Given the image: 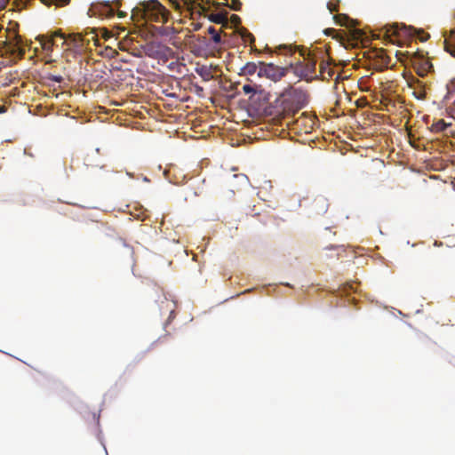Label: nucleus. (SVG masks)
Returning a JSON list of instances; mask_svg holds the SVG:
<instances>
[{
	"instance_id": "obj_1",
	"label": "nucleus",
	"mask_w": 455,
	"mask_h": 455,
	"mask_svg": "<svg viewBox=\"0 0 455 455\" xmlns=\"http://www.w3.org/2000/svg\"><path fill=\"white\" fill-rule=\"evenodd\" d=\"M276 51L279 53H289L291 54L296 51L299 52V55L304 59L305 64L299 63L294 68V74L300 79L312 81L319 79V75L316 72V63L318 58L323 57L325 53V47H318L312 44L310 47H303L295 44H283L276 47Z\"/></svg>"
},
{
	"instance_id": "obj_2",
	"label": "nucleus",
	"mask_w": 455,
	"mask_h": 455,
	"mask_svg": "<svg viewBox=\"0 0 455 455\" xmlns=\"http://www.w3.org/2000/svg\"><path fill=\"white\" fill-rule=\"evenodd\" d=\"M57 39H63L62 44H66L69 50L75 54H85L88 50L89 41L82 36H73L66 38L59 28H52L44 34L36 36V40L40 43L44 52L50 56L56 44Z\"/></svg>"
},
{
	"instance_id": "obj_3",
	"label": "nucleus",
	"mask_w": 455,
	"mask_h": 455,
	"mask_svg": "<svg viewBox=\"0 0 455 455\" xmlns=\"http://www.w3.org/2000/svg\"><path fill=\"white\" fill-rule=\"evenodd\" d=\"M378 36H374L377 39L383 41H391L400 36L413 37L421 42H425L429 38L428 34L420 28L412 26H407L404 23L392 22L384 24L377 28Z\"/></svg>"
},
{
	"instance_id": "obj_4",
	"label": "nucleus",
	"mask_w": 455,
	"mask_h": 455,
	"mask_svg": "<svg viewBox=\"0 0 455 455\" xmlns=\"http://www.w3.org/2000/svg\"><path fill=\"white\" fill-rule=\"evenodd\" d=\"M167 10L158 0L140 1L132 9L131 19L136 21H162L164 20Z\"/></svg>"
},
{
	"instance_id": "obj_5",
	"label": "nucleus",
	"mask_w": 455,
	"mask_h": 455,
	"mask_svg": "<svg viewBox=\"0 0 455 455\" xmlns=\"http://www.w3.org/2000/svg\"><path fill=\"white\" fill-rule=\"evenodd\" d=\"M121 4L122 0H100L92 3L90 9L101 19H112L116 15L118 19H124L128 16V13L124 11H118Z\"/></svg>"
},
{
	"instance_id": "obj_6",
	"label": "nucleus",
	"mask_w": 455,
	"mask_h": 455,
	"mask_svg": "<svg viewBox=\"0 0 455 455\" xmlns=\"http://www.w3.org/2000/svg\"><path fill=\"white\" fill-rule=\"evenodd\" d=\"M286 73V68L275 65L272 62L266 63L264 61H259V68L258 72V76L259 77L264 76L275 82L284 76Z\"/></svg>"
},
{
	"instance_id": "obj_7",
	"label": "nucleus",
	"mask_w": 455,
	"mask_h": 455,
	"mask_svg": "<svg viewBox=\"0 0 455 455\" xmlns=\"http://www.w3.org/2000/svg\"><path fill=\"white\" fill-rule=\"evenodd\" d=\"M340 296L347 300L348 303L355 305L356 300L352 296L353 293L357 292L356 283L353 281L346 282L339 290Z\"/></svg>"
},
{
	"instance_id": "obj_8",
	"label": "nucleus",
	"mask_w": 455,
	"mask_h": 455,
	"mask_svg": "<svg viewBox=\"0 0 455 455\" xmlns=\"http://www.w3.org/2000/svg\"><path fill=\"white\" fill-rule=\"evenodd\" d=\"M318 61H320V65H319L320 75H319V76H323L325 73H327L328 76L330 77H331L332 75L334 74V70H333V68L331 67V65H332V59L328 57L326 50H325V53H324L323 57L318 58ZM322 79L325 80L326 77L323 76Z\"/></svg>"
},
{
	"instance_id": "obj_9",
	"label": "nucleus",
	"mask_w": 455,
	"mask_h": 455,
	"mask_svg": "<svg viewBox=\"0 0 455 455\" xmlns=\"http://www.w3.org/2000/svg\"><path fill=\"white\" fill-rule=\"evenodd\" d=\"M415 70L419 76L425 77L434 71V66L429 60L424 58L418 61Z\"/></svg>"
},
{
	"instance_id": "obj_10",
	"label": "nucleus",
	"mask_w": 455,
	"mask_h": 455,
	"mask_svg": "<svg viewBox=\"0 0 455 455\" xmlns=\"http://www.w3.org/2000/svg\"><path fill=\"white\" fill-rule=\"evenodd\" d=\"M207 19L209 21L215 23V24H220L224 28V23L227 20V12L220 11V12L209 13L207 15Z\"/></svg>"
},
{
	"instance_id": "obj_11",
	"label": "nucleus",
	"mask_w": 455,
	"mask_h": 455,
	"mask_svg": "<svg viewBox=\"0 0 455 455\" xmlns=\"http://www.w3.org/2000/svg\"><path fill=\"white\" fill-rule=\"evenodd\" d=\"M314 207L317 214H323L327 212L329 204L323 196H317L314 201Z\"/></svg>"
},
{
	"instance_id": "obj_12",
	"label": "nucleus",
	"mask_w": 455,
	"mask_h": 455,
	"mask_svg": "<svg viewBox=\"0 0 455 455\" xmlns=\"http://www.w3.org/2000/svg\"><path fill=\"white\" fill-rule=\"evenodd\" d=\"M196 72L199 76H201L204 81H210L214 78L215 75L212 73L210 67L206 65L199 66L196 68Z\"/></svg>"
},
{
	"instance_id": "obj_13",
	"label": "nucleus",
	"mask_w": 455,
	"mask_h": 455,
	"mask_svg": "<svg viewBox=\"0 0 455 455\" xmlns=\"http://www.w3.org/2000/svg\"><path fill=\"white\" fill-rule=\"evenodd\" d=\"M240 21H241V19L238 15L232 14V15L228 16V14L227 13V20L224 23V28H235L237 30V29H239V28H241Z\"/></svg>"
},
{
	"instance_id": "obj_14",
	"label": "nucleus",
	"mask_w": 455,
	"mask_h": 455,
	"mask_svg": "<svg viewBox=\"0 0 455 455\" xmlns=\"http://www.w3.org/2000/svg\"><path fill=\"white\" fill-rule=\"evenodd\" d=\"M259 68V61L258 63L255 62H247L242 68L241 73L243 75H253L255 73L258 74Z\"/></svg>"
},
{
	"instance_id": "obj_15",
	"label": "nucleus",
	"mask_w": 455,
	"mask_h": 455,
	"mask_svg": "<svg viewBox=\"0 0 455 455\" xmlns=\"http://www.w3.org/2000/svg\"><path fill=\"white\" fill-rule=\"evenodd\" d=\"M409 87L422 90L423 92H427L428 85L427 82H423L419 79H414L410 82Z\"/></svg>"
},
{
	"instance_id": "obj_16",
	"label": "nucleus",
	"mask_w": 455,
	"mask_h": 455,
	"mask_svg": "<svg viewBox=\"0 0 455 455\" xmlns=\"http://www.w3.org/2000/svg\"><path fill=\"white\" fill-rule=\"evenodd\" d=\"M237 31H239L241 37L243 38V40L245 43L251 44L253 42L254 37H253L252 34H251L249 31H247L246 29L243 28H239V29H237Z\"/></svg>"
},
{
	"instance_id": "obj_17",
	"label": "nucleus",
	"mask_w": 455,
	"mask_h": 455,
	"mask_svg": "<svg viewBox=\"0 0 455 455\" xmlns=\"http://www.w3.org/2000/svg\"><path fill=\"white\" fill-rule=\"evenodd\" d=\"M237 31H239L241 37L243 38V40L245 43L251 44L253 42L254 37H253L252 34H251L249 31H247L246 29L243 28H239V29H237Z\"/></svg>"
},
{
	"instance_id": "obj_18",
	"label": "nucleus",
	"mask_w": 455,
	"mask_h": 455,
	"mask_svg": "<svg viewBox=\"0 0 455 455\" xmlns=\"http://www.w3.org/2000/svg\"><path fill=\"white\" fill-rule=\"evenodd\" d=\"M232 178L233 180H236L240 186H245L250 183L249 178L243 173L234 174Z\"/></svg>"
},
{
	"instance_id": "obj_19",
	"label": "nucleus",
	"mask_w": 455,
	"mask_h": 455,
	"mask_svg": "<svg viewBox=\"0 0 455 455\" xmlns=\"http://www.w3.org/2000/svg\"><path fill=\"white\" fill-rule=\"evenodd\" d=\"M40 1L44 5H47V6L55 5L57 7L63 6L69 2V0H40Z\"/></svg>"
},
{
	"instance_id": "obj_20",
	"label": "nucleus",
	"mask_w": 455,
	"mask_h": 455,
	"mask_svg": "<svg viewBox=\"0 0 455 455\" xmlns=\"http://www.w3.org/2000/svg\"><path fill=\"white\" fill-rule=\"evenodd\" d=\"M333 20L336 25L345 26L349 18L347 14H338L333 16Z\"/></svg>"
},
{
	"instance_id": "obj_21",
	"label": "nucleus",
	"mask_w": 455,
	"mask_h": 455,
	"mask_svg": "<svg viewBox=\"0 0 455 455\" xmlns=\"http://www.w3.org/2000/svg\"><path fill=\"white\" fill-rule=\"evenodd\" d=\"M172 51L170 47L164 45H159L157 49L155 51L156 55L164 56L167 53H172Z\"/></svg>"
},
{
	"instance_id": "obj_22",
	"label": "nucleus",
	"mask_w": 455,
	"mask_h": 455,
	"mask_svg": "<svg viewBox=\"0 0 455 455\" xmlns=\"http://www.w3.org/2000/svg\"><path fill=\"white\" fill-rule=\"evenodd\" d=\"M412 89H413L412 95L415 99H417L419 100H423L426 99V96H427L426 92H423L422 90H419V89H415V88H412Z\"/></svg>"
},
{
	"instance_id": "obj_23",
	"label": "nucleus",
	"mask_w": 455,
	"mask_h": 455,
	"mask_svg": "<svg viewBox=\"0 0 455 455\" xmlns=\"http://www.w3.org/2000/svg\"><path fill=\"white\" fill-rule=\"evenodd\" d=\"M339 2V0H331L326 4V7L330 13H333L337 10V4Z\"/></svg>"
},
{
	"instance_id": "obj_24",
	"label": "nucleus",
	"mask_w": 455,
	"mask_h": 455,
	"mask_svg": "<svg viewBox=\"0 0 455 455\" xmlns=\"http://www.w3.org/2000/svg\"><path fill=\"white\" fill-rule=\"evenodd\" d=\"M196 40L199 44V45L204 49L208 48L210 45L209 42L203 36H196Z\"/></svg>"
},
{
	"instance_id": "obj_25",
	"label": "nucleus",
	"mask_w": 455,
	"mask_h": 455,
	"mask_svg": "<svg viewBox=\"0 0 455 455\" xmlns=\"http://www.w3.org/2000/svg\"><path fill=\"white\" fill-rule=\"evenodd\" d=\"M47 79L52 83H58L60 84L64 78L60 75H52L50 74L47 77Z\"/></svg>"
},
{
	"instance_id": "obj_26",
	"label": "nucleus",
	"mask_w": 455,
	"mask_h": 455,
	"mask_svg": "<svg viewBox=\"0 0 455 455\" xmlns=\"http://www.w3.org/2000/svg\"><path fill=\"white\" fill-rule=\"evenodd\" d=\"M243 91L245 94H251V93L255 92L253 86L249 84H243Z\"/></svg>"
},
{
	"instance_id": "obj_27",
	"label": "nucleus",
	"mask_w": 455,
	"mask_h": 455,
	"mask_svg": "<svg viewBox=\"0 0 455 455\" xmlns=\"http://www.w3.org/2000/svg\"><path fill=\"white\" fill-rule=\"evenodd\" d=\"M212 40L215 44H220L222 43V40L218 33L212 34Z\"/></svg>"
},
{
	"instance_id": "obj_28",
	"label": "nucleus",
	"mask_w": 455,
	"mask_h": 455,
	"mask_svg": "<svg viewBox=\"0 0 455 455\" xmlns=\"http://www.w3.org/2000/svg\"><path fill=\"white\" fill-rule=\"evenodd\" d=\"M447 90H448V95L450 96L455 92V86L452 84H448Z\"/></svg>"
},
{
	"instance_id": "obj_29",
	"label": "nucleus",
	"mask_w": 455,
	"mask_h": 455,
	"mask_svg": "<svg viewBox=\"0 0 455 455\" xmlns=\"http://www.w3.org/2000/svg\"><path fill=\"white\" fill-rule=\"evenodd\" d=\"M299 97L302 99V101L299 103V108H301L306 105L305 95L300 93Z\"/></svg>"
},
{
	"instance_id": "obj_30",
	"label": "nucleus",
	"mask_w": 455,
	"mask_h": 455,
	"mask_svg": "<svg viewBox=\"0 0 455 455\" xmlns=\"http://www.w3.org/2000/svg\"><path fill=\"white\" fill-rule=\"evenodd\" d=\"M207 30H208V33H209L211 36H212V34H214V33H217V32H216V30H215V28H214L212 26H209Z\"/></svg>"
},
{
	"instance_id": "obj_31",
	"label": "nucleus",
	"mask_w": 455,
	"mask_h": 455,
	"mask_svg": "<svg viewBox=\"0 0 455 455\" xmlns=\"http://www.w3.org/2000/svg\"><path fill=\"white\" fill-rule=\"evenodd\" d=\"M24 154L30 157H34V155L32 153L28 152L27 149H24Z\"/></svg>"
},
{
	"instance_id": "obj_32",
	"label": "nucleus",
	"mask_w": 455,
	"mask_h": 455,
	"mask_svg": "<svg viewBox=\"0 0 455 455\" xmlns=\"http://www.w3.org/2000/svg\"><path fill=\"white\" fill-rule=\"evenodd\" d=\"M264 184H265L266 186H267L268 188H271V187H272V186H271V182H270V180H265V181H264Z\"/></svg>"
},
{
	"instance_id": "obj_33",
	"label": "nucleus",
	"mask_w": 455,
	"mask_h": 455,
	"mask_svg": "<svg viewBox=\"0 0 455 455\" xmlns=\"http://www.w3.org/2000/svg\"><path fill=\"white\" fill-rule=\"evenodd\" d=\"M126 175L130 178H133L134 177V173L133 172H126Z\"/></svg>"
},
{
	"instance_id": "obj_34",
	"label": "nucleus",
	"mask_w": 455,
	"mask_h": 455,
	"mask_svg": "<svg viewBox=\"0 0 455 455\" xmlns=\"http://www.w3.org/2000/svg\"><path fill=\"white\" fill-rule=\"evenodd\" d=\"M142 180L144 182H149L150 181V180L147 176H142Z\"/></svg>"
},
{
	"instance_id": "obj_35",
	"label": "nucleus",
	"mask_w": 455,
	"mask_h": 455,
	"mask_svg": "<svg viewBox=\"0 0 455 455\" xmlns=\"http://www.w3.org/2000/svg\"><path fill=\"white\" fill-rule=\"evenodd\" d=\"M173 317V313L172 312H170V316H169V319H168V322H170Z\"/></svg>"
},
{
	"instance_id": "obj_36",
	"label": "nucleus",
	"mask_w": 455,
	"mask_h": 455,
	"mask_svg": "<svg viewBox=\"0 0 455 455\" xmlns=\"http://www.w3.org/2000/svg\"><path fill=\"white\" fill-rule=\"evenodd\" d=\"M164 175L165 176V178H166V179H168V180H169V178H168V176H167V172H166V171H164Z\"/></svg>"
},
{
	"instance_id": "obj_37",
	"label": "nucleus",
	"mask_w": 455,
	"mask_h": 455,
	"mask_svg": "<svg viewBox=\"0 0 455 455\" xmlns=\"http://www.w3.org/2000/svg\"><path fill=\"white\" fill-rule=\"evenodd\" d=\"M3 112H4V108L0 107V113H3Z\"/></svg>"
},
{
	"instance_id": "obj_38",
	"label": "nucleus",
	"mask_w": 455,
	"mask_h": 455,
	"mask_svg": "<svg viewBox=\"0 0 455 455\" xmlns=\"http://www.w3.org/2000/svg\"><path fill=\"white\" fill-rule=\"evenodd\" d=\"M421 311H422L421 309H418V310L416 311V314H419V313H421Z\"/></svg>"
},
{
	"instance_id": "obj_39",
	"label": "nucleus",
	"mask_w": 455,
	"mask_h": 455,
	"mask_svg": "<svg viewBox=\"0 0 455 455\" xmlns=\"http://www.w3.org/2000/svg\"><path fill=\"white\" fill-rule=\"evenodd\" d=\"M169 183L177 184L176 182H174V181H172V180H169Z\"/></svg>"
}]
</instances>
